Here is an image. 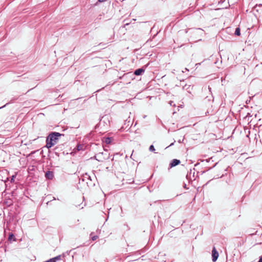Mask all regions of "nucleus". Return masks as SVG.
Here are the masks:
<instances>
[{"mask_svg": "<svg viewBox=\"0 0 262 262\" xmlns=\"http://www.w3.org/2000/svg\"><path fill=\"white\" fill-rule=\"evenodd\" d=\"M62 135L57 132H52L46 139V147L50 148L55 145L59 140V137Z\"/></svg>", "mask_w": 262, "mask_h": 262, "instance_id": "f257e3e1", "label": "nucleus"}, {"mask_svg": "<svg viewBox=\"0 0 262 262\" xmlns=\"http://www.w3.org/2000/svg\"><path fill=\"white\" fill-rule=\"evenodd\" d=\"M218 257H219V253L215 249V248L213 247L212 251V261L213 262H215L217 260Z\"/></svg>", "mask_w": 262, "mask_h": 262, "instance_id": "f03ea898", "label": "nucleus"}, {"mask_svg": "<svg viewBox=\"0 0 262 262\" xmlns=\"http://www.w3.org/2000/svg\"><path fill=\"white\" fill-rule=\"evenodd\" d=\"M180 163V161L178 159H173L171 161V163H170V167L171 168L172 167L176 166L178 165H179Z\"/></svg>", "mask_w": 262, "mask_h": 262, "instance_id": "7ed1b4c3", "label": "nucleus"}, {"mask_svg": "<svg viewBox=\"0 0 262 262\" xmlns=\"http://www.w3.org/2000/svg\"><path fill=\"white\" fill-rule=\"evenodd\" d=\"M46 177L48 179H50V180H52L53 177H54V174H53V172L52 171H48L46 173Z\"/></svg>", "mask_w": 262, "mask_h": 262, "instance_id": "20e7f679", "label": "nucleus"}, {"mask_svg": "<svg viewBox=\"0 0 262 262\" xmlns=\"http://www.w3.org/2000/svg\"><path fill=\"white\" fill-rule=\"evenodd\" d=\"M144 69H143L142 68L138 69L135 71L134 74L136 75H140L143 73H144Z\"/></svg>", "mask_w": 262, "mask_h": 262, "instance_id": "39448f33", "label": "nucleus"}, {"mask_svg": "<svg viewBox=\"0 0 262 262\" xmlns=\"http://www.w3.org/2000/svg\"><path fill=\"white\" fill-rule=\"evenodd\" d=\"M190 88H191L190 85L185 84V85L183 86V89L186 90L188 92L190 91Z\"/></svg>", "mask_w": 262, "mask_h": 262, "instance_id": "423d86ee", "label": "nucleus"}, {"mask_svg": "<svg viewBox=\"0 0 262 262\" xmlns=\"http://www.w3.org/2000/svg\"><path fill=\"white\" fill-rule=\"evenodd\" d=\"M104 142L106 143V144H110L111 142V138H106L105 139V141Z\"/></svg>", "mask_w": 262, "mask_h": 262, "instance_id": "0eeeda50", "label": "nucleus"}, {"mask_svg": "<svg viewBox=\"0 0 262 262\" xmlns=\"http://www.w3.org/2000/svg\"><path fill=\"white\" fill-rule=\"evenodd\" d=\"M103 154L102 152V153H100L99 154H98L97 155V157L99 158V159H96L97 160L99 161H102L103 160L101 159V156L103 155Z\"/></svg>", "mask_w": 262, "mask_h": 262, "instance_id": "6e6552de", "label": "nucleus"}, {"mask_svg": "<svg viewBox=\"0 0 262 262\" xmlns=\"http://www.w3.org/2000/svg\"><path fill=\"white\" fill-rule=\"evenodd\" d=\"M149 150L150 151H154L155 150L154 145H151L149 146Z\"/></svg>", "mask_w": 262, "mask_h": 262, "instance_id": "1a4fd4ad", "label": "nucleus"}, {"mask_svg": "<svg viewBox=\"0 0 262 262\" xmlns=\"http://www.w3.org/2000/svg\"><path fill=\"white\" fill-rule=\"evenodd\" d=\"M84 177L85 178H86V179H88L91 180V178L89 174H88V173H86L84 174Z\"/></svg>", "mask_w": 262, "mask_h": 262, "instance_id": "9d476101", "label": "nucleus"}, {"mask_svg": "<svg viewBox=\"0 0 262 262\" xmlns=\"http://www.w3.org/2000/svg\"><path fill=\"white\" fill-rule=\"evenodd\" d=\"M53 258L55 259V261L56 262V260L61 259V256L58 255V256H57L54 257Z\"/></svg>", "mask_w": 262, "mask_h": 262, "instance_id": "9b49d317", "label": "nucleus"}, {"mask_svg": "<svg viewBox=\"0 0 262 262\" xmlns=\"http://www.w3.org/2000/svg\"><path fill=\"white\" fill-rule=\"evenodd\" d=\"M98 236L97 235H94V236H93L91 237V239L93 240V241H95L96 239H97L98 238Z\"/></svg>", "mask_w": 262, "mask_h": 262, "instance_id": "f8f14e48", "label": "nucleus"}, {"mask_svg": "<svg viewBox=\"0 0 262 262\" xmlns=\"http://www.w3.org/2000/svg\"><path fill=\"white\" fill-rule=\"evenodd\" d=\"M14 237V235L12 233L9 234V237H8L9 240H11L12 238V237Z\"/></svg>", "mask_w": 262, "mask_h": 262, "instance_id": "ddd939ff", "label": "nucleus"}, {"mask_svg": "<svg viewBox=\"0 0 262 262\" xmlns=\"http://www.w3.org/2000/svg\"><path fill=\"white\" fill-rule=\"evenodd\" d=\"M234 33H240V29L239 28H236Z\"/></svg>", "mask_w": 262, "mask_h": 262, "instance_id": "4468645a", "label": "nucleus"}, {"mask_svg": "<svg viewBox=\"0 0 262 262\" xmlns=\"http://www.w3.org/2000/svg\"><path fill=\"white\" fill-rule=\"evenodd\" d=\"M169 104L171 105V106H175V104L174 103V102L172 101H170L169 102Z\"/></svg>", "mask_w": 262, "mask_h": 262, "instance_id": "2eb2a0df", "label": "nucleus"}, {"mask_svg": "<svg viewBox=\"0 0 262 262\" xmlns=\"http://www.w3.org/2000/svg\"><path fill=\"white\" fill-rule=\"evenodd\" d=\"M77 149H78V150H80L81 149V145H78L77 146Z\"/></svg>", "mask_w": 262, "mask_h": 262, "instance_id": "dca6fc26", "label": "nucleus"}, {"mask_svg": "<svg viewBox=\"0 0 262 262\" xmlns=\"http://www.w3.org/2000/svg\"><path fill=\"white\" fill-rule=\"evenodd\" d=\"M258 262H262V256L260 257V258Z\"/></svg>", "mask_w": 262, "mask_h": 262, "instance_id": "f3484780", "label": "nucleus"}, {"mask_svg": "<svg viewBox=\"0 0 262 262\" xmlns=\"http://www.w3.org/2000/svg\"><path fill=\"white\" fill-rule=\"evenodd\" d=\"M107 1V0H98V2H101H101H105V1Z\"/></svg>", "mask_w": 262, "mask_h": 262, "instance_id": "a211bd4d", "label": "nucleus"}, {"mask_svg": "<svg viewBox=\"0 0 262 262\" xmlns=\"http://www.w3.org/2000/svg\"><path fill=\"white\" fill-rule=\"evenodd\" d=\"M174 142H175V141L173 143H171L170 144L169 146L173 145L174 144Z\"/></svg>", "mask_w": 262, "mask_h": 262, "instance_id": "6ab92c4d", "label": "nucleus"}, {"mask_svg": "<svg viewBox=\"0 0 262 262\" xmlns=\"http://www.w3.org/2000/svg\"><path fill=\"white\" fill-rule=\"evenodd\" d=\"M235 35H236L237 36H239L241 35V34H235Z\"/></svg>", "mask_w": 262, "mask_h": 262, "instance_id": "aec40b11", "label": "nucleus"}, {"mask_svg": "<svg viewBox=\"0 0 262 262\" xmlns=\"http://www.w3.org/2000/svg\"><path fill=\"white\" fill-rule=\"evenodd\" d=\"M5 106H6V105L2 106V107H0V108H3V107H5Z\"/></svg>", "mask_w": 262, "mask_h": 262, "instance_id": "412c9836", "label": "nucleus"}, {"mask_svg": "<svg viewBox=\"0 0 262 262\" xmlns=\"http://www.w3.org/2000/svg\"><path fill=\"white\" fill-rule=\"evenodd\" d=\"M208 89H209V91H210L211 88L209 87Z\"/></svg>", "mask_w": 262, "mask_h": 262, "instance_id": "4be33fe9", "label": "nucleus"}]
</instances>
